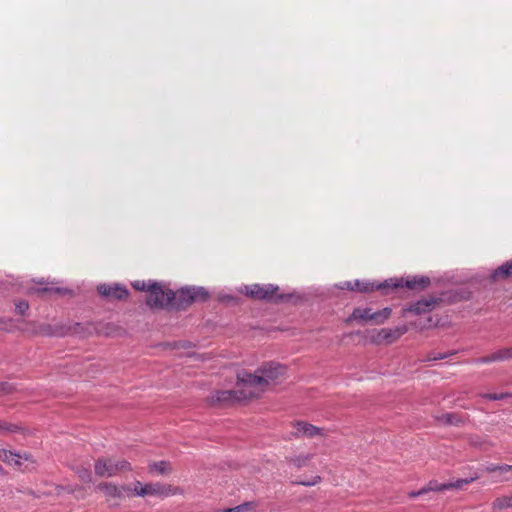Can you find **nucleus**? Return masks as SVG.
<instances>
[{
    "label": "nucleus",
    "instance_id": "obj_1",
    "mask_svg": "<svg viewBox=\"0 0 512 512\" xmlns=\"http://www.w3.org/2000/svg\"><path fill=\"white\" fill-rule=\"evenodd\" d=\"M286 367L277 363H266L256 370L254 374L241 371L243 385L249 388V396L259 398L266 390L276 385L284 378Z\"/></svg>",
    "mask_w": 512,
    "mask_h": 512
},
{
    "label": "nucleus",
    "instance_id": "obj_2",
    "mask_svg": "<svg viewBox=\"0 0 512 512\" xmlns=\"http://www.w3.org/2000/svg\"><path fill=\"white\" fill-rule=\"evenodd\" d=\"M241 379V371L237 374V383L234 390H217L208 397V403L212 406H226L236 402L254 399L249 396V388L243 385Z\"/></svg>",
    "mask_w": 512,
    "mask_h": 512
},
{
    "label": "nucleus",
    "instance_id": "obj_3",
    "mask_svg": "<svg viewBox=\"0 0 512 512\" xmlns=\"http://www.w3.org/2000/svg\"><path fill=\"white\" fill-rule=\"evenodd\" d=\"M150 291L147 295L146 303L151 308H165L169 306L175 298V293L158 282H150Z\"/></svg>",
    "mask_w": 512,
    "mask_h": 512
},
{
    "label": "nucleus",
    "instance_id": "obj_4",
    "mask_svg": "<svg viewBox=\"0 0 512 512\" xmlns=\"http://www.w3.org/2000/svg\"><path fill=\"white\" fill-rule=\"evenodd\" d=\"M134 492L136 495L145 497V496H158L161 498H165L168 496L176 495L181 493V489L172 485H165L159 482L156 483H147L142 485L139 481L136 483L134 488Z\"/></svg>",
    "mask_w": 512,
    "mask_h": 512
},
{
    "label": "nucleus",
    "instance_id": "obj_5",
    "mask_svg": "<svg viewBox=\"0 0 512 512\" xmlns=\"http://www.w3.org/2000/svg\"><path fill=\"white\" fill-rule=\"evenodd\" d=\"M130 469V463L126 460L99 459L95 463V473L100 477H111Z\"/></svg>",
    "mask_w": 512,
    "mask_h": 512
},
{
    "label": "nucleus",
    "instance_id": "obj_6",
    "mask_svg": "<svg viewBox=\"0 0 512 512\" xmlns=\"http://www.w3.org/2000/svg\"><path fill=\"white\" fill-rule=\"evenodd\" d=\"M391 308L386 307L379 311H372L371 308H355L350 319L364 322H373L374 324H382L391 316Z\"/></svg>",
    "mask_w": 512,
    "mask_h": 512
},
{
    "label": "nucleus",
    "instance_id": "obj_7",
    "mask_svg": "<svg viewBox=\"0 0 512 512\" xmlns=\"http://www.w3.org/2000/svg\"><path fill=\"white\" fill-rule=\"evenodd\" d=\"M278 286L272 284H252L244 288V293L257 300H273L278 296Z\"/></svg>",
    "mask_w": 512,
    "mask_h": 512
},
{
    "label": "nucleus",
    "instance_id": "obj_8",
    "mask_svg": "<svg viewBox=\"0 0 512 512\" xmlns=\"http://www.w3.org/2000/svg\"><path fill=\"white\" fill-rule=\"evenodd\" d=\"M430 284V279L428 277L420 276V277H413V278H407L405 281L404 279H390L389 281H386L383 285V287H392V288H399V287H407L411 290H423Z\"/></svg>",
    "mask_w": 512,
    "mask_h": 512
},
{
    "label": "nucleus",
    "instance_id": "obj_9",
    "mask_svg": "<svg viewBox=\"0 0 512 512\" xmlns=\"http://www.w3.org/2000/svg\"><path fill=\"white\" fill-rule=\"evenodd\" d=\"M97 291L101 296L112 300H123L129 295L127 288L120 284H100Z\"/></svg>",
    "mask_w": 512,
    "mask_h": 512
},
{
    "label": "nucleus",
    "instance_id": "obj_10",
    "mask_svg": "<svg viewBox=\"0 0 512 512\" xmlns=\"http://www.w3.org/2000/svg\"><path fill=\"white\" fill-rule=\"evenodd\" d=\"M478 476L469 479H459L455 482L438 483L435 480L430 481L424 488L425 494L431 491H444L449 489H461L464 485L470 484L475 481Z\"/></svg>",
    "mask_w": 512,
    "mask_h": 512
},
{
    "label": "nucleus",
    "instance_id": "obj_11",
    "mask_svg": "<svg viewBox=\"0 0 512 512\" xmlns=\"http://www.w3.org/2000/svg\"><path fill=\"white\" fill-rule=\"evenodd\" d=\"M407 330L408 329L405 325L396 328H383L379 330L377 335L374 337V342L378 344L393 343L404 335Z\"/></svg>",
    "mask_w": 512,
    "mask_h": 512
},
{
    "label": "nucleus",
    "instance_id": "obj_12",
    "mask_svg": "<svg viewBox=\"0 0 512 512\" xmlns=\"http://www.w3.org/2000/svg\"><path fill=\"white\" fill-rule=\"evenodd\" d=\"M512 359V346L494 351L488 355L476 359L477 364H489L493 362H502Z\"/></svg>",
    "mask_w": 512,
    "mask_h": 512
},
{
    "label": "nucleus",
    "instance_id": "obj_13",
    "mask_svg": "<svg viewBox=\"0 0 512 512\" xmlns=\"http://www.w3.org/2000/svg\"><path fill=\"white\" fill-rule=\"evenodd\" d=\"M296 435H303L309 438L315 436H326L327 433L324 432L323 428L316 427L308 422L299 421L295 424Z\"/></svg>",
    "mask_w": 512,
    "mask_h": 512
},
{
    "label": "nucleus",
    "instance_id": "obj_14",
    "mask_svg": "<svg viewBox=\"0 0 512 512\" xmlns=\"http://www.w3.org/2000/svg\"><path fill=\"white\" fill-rule=\"evenodd\" d=\"M438 302L439 299L437 298H424L410 305V307L407 310L414 314L426 313L434 309Z\"/></svg>",
    "mask_w": 512,
    "mask_h": 512
},
{
    "label": "nucleus",
    "instance_id": "obj_15",
    "mask_svg": "<svg viewBox=\"0 0 512 512\" xmlns=\"http://www.w3.org/2000/svg\"><path fill=\"white\" fill-rule=\"evenodd\" d=\"M96 489L102 492L108 500L121 499L123 497L124 488H120L112 483L102 482L98 484Z\"/></svg>",
    "mask_w": 512,
    "mask_h": 512
},
{
    "label": "nucleus",
    "instance_id": "obj_16",
    "mask_svg": "<svg viewBox=\"0 0 512 512\" xmlns=\"http://www.w3.org/2000/svg\"><path fill=\"white\" fill-rule=\"evenodd\" d=\"M181 294L187 299V304H191L200 299L205 300L208 297V293L202 288L183 290Z\"/></svg>",
    "mask_w": 512,
    "mask_h": 512
},
{
    "label": "nucleus",
    "instance_id": "obj_17",
    "mask_svg": "<svg viewBox=\"0 0 512 512\" xmlns=\"http://www.w3.org/2000/svg\"><path fill=\"white\" fill-rule=\"evenodd\" d=\"M22 458L27 459L26 454L21 455V454L14 453L12 451H9V450H6V449L0 447V460H2L3 462L8 463V464L14 463L17 466H20L21 463H20L19 459H22Z\"/></svg>",
    "mask_w": 512,
    "mask_h": 512
},
{
    "label": "nucleus",
    "instance_id": "obj_18",
    "mask_svg": "<svg viewBox=\"0 0 512 512\" xmlns=\"http://www.w3.org/2000/svg\"><path fill=\"white\" fill-rule=\"evenodd\" d=\"M512 277V260L498 267L492 274L494 280Z\"/></svg>",
    "mask_w": 512,
    "mask_h": 512
},
{
    "label": "nucleus",
    "instance_id": "obj_19",
    "mask_svg": "<svg viewBox=\"0 0 512 512\" xmlns=\"http://www.w3.org/2000/svg\"><path fill=\"white\" fill-rule=\"evenodd\" d=\"M149 471L151 473H157L160 475H167L171 473L172 468L169 462L167 461H159L153 462L149 465Z\"/></svg>",
    "mask_w": 512,
    "mask_h": 512
},
{
    "label": "nucleus",
    "instance_id": "obj_20",
    "mask_svg": "<svg viewBox=\"0 0 512 512\" xmlns=\"http://www.w3.org/2000/svg\"><path fill=\"white\" fill-rule=\"evenodd\" d=\"M492 508L494 510L512 508V494L497 497L492 503Z\"/></svg>",
    "mask_w": 512,
    "mask_h": 512
},
{
    "label": "nucleus",
    "instance_id": "obj_21",
    "mask_svg": "<svg viewBox=\"0 0 512 512\" xmlns=\"http://www.w3.org/2000/svg\"><path fill=\"white\" fill-rule=\"evenodd\" d=\"M312 458V454L303 453L291 458L290 463L296 468H302L307 466L309 462L312 460Z\"/></svg>",
    "mask_w": 512,
    "mask_h": 512
},
{
    "label": "nucleus",
    "instance_id": "obj_22",
    "mask_svg": "<svg viewBox=\"0 0 512 512\" xmlns=\"http://www.w3.org/2000/svg\"><path fill=\"white\" fill-rule=\"evenodd\" d=\"M438 421H440L444 424L455 425V426H459L464 422L460 416H458L457 414H453V413L443 414L442 416H440L438 418Z\"/></svg>",
    "mask_w": 512,
    "mask_h": 512
},
{
    "label": "nucleus",
    "instance_id": "obj_23",
    "mask_svg": "<svg viewBox=\"0 0 512 512\" xmlns=\"http://www.w3.org/2000/svg\"><path fill=\"white\" fill-rule=\"evenodd\" d=\"M383 285L384 284H381V285L377 286L376 289L384 288ZM374 289H375V287H374L373 284L365 283V282H362L360 280H354L353 281V291L369 292V291H373Z\"/></svg>",
    "mask_w": 512,
    "mask_h": 512
},
{
    "label": "nucleus",
    "instance_id": "obj_24",
    "mask_svg": "<svg viewBox=\"0 0 512 512\" xmlns=\"http://www.w3.org/2000/svg\"><path fill=\"white\" fill-rule=\"evenodd\" d=\"M497 480L496 481H510L512 480V465H500L499 472L496 474Z\"/></svg>",
    "mask_w": 512,
    "mask_h": 512
},
{
    "label": "nucleus",
    "instance_id": "obj_25",
    "mask_svg": "<svg viewBox=\"0 0 512 512\" xmlns=\"http://www.w3.org/2000/svg\"><path fill=\"white\" fill-rule=\"evenodd\" d=\"M255 507V504L252 502H246L241 505L235 506L233 508H226L220 510L219 512H247L252 510Z\"/></svg>",
    "mask_w": 512,
    "mask_h": 512
},
{
    "label": "nucleus",
    "instance_id": "obj_26",
    "mask_svg": "<svg viewBox=\"0 0 512 512\" xmlns=\"http://www.w3.org/2000/svg\"><path fill=\"white\" fill-rule=\"evenodd\" d=\"M150 282H152L151 280H149L148 282L144 281V280H136L132 283V286L135 290H138V291H146L147 293H149L151 287H150Z\"/></svg>",
    "mask_w": 512,
    "mask_h": 512
},
{
    "label": "nucleus",
    "instance_id": "obj_27",
    "mask_svg": "<svg viewBox=\"0 0 512 512\" xmlns=\"http://www.w3.org/2000/svg\"><path fill=\"white\" fill-rule=\"evenodd\" d=\"M484 398L489 400H502L508 397H512V392H505V393H486L482 395Z\"/></svg>",
    "mask_w": 512,
    "mask_h": 512
},
{
    "label": "nucleus",
    "instance_id": "obj_28",
    "mask_svg": "<svg viewBox=\"0 0 512 512\" xmlns=\"http://www.w3.org/2000/svg\"><path fill=\"white\" fill-rule=\"evenodd\" d=\"M17 430L18 427L16 425L0 422V434L16 432Z\"/></svg>",
    "mask_w": 512,
    "mask_h": 512
},
{
    "label": "nucleus",
    "instance_id": "obj_29",
    "mask_svg": "<svg viewBox=\"0 0 512 512\" xmlns=\"http://www.w3.org/2000/svg\"><path fill=\"white\" fill-rule=\"evenodd\" d=\"M78 476L81 481L83 482H90L91 481V473L87 469H81L78 471Z\"/></svg>",
    "mask_w": 512,
    "mask_h": 512
},
{
    "label": "nucleus",
    "instance_id": "obj_30",
    "mask_svg": "<svg viewBox=\"0 0 512 512\" xmlns=\"http://www.w3.org/2000/svg\"><path fill=\"white\" fill-rule=\"evenodd\" d=\"M29 308V305L26 301H19L15 304L16 312L19 314H24Z\"/></svg>",
    "mask_w": 512,
    "mask_h": 512
},
{
    "label": "nucleus",
    "instance_id": "obj_31",
    "mask_svg": "<svg viewBox=\"0 0 512 512\" xmlns=\"http://www.w3.org/2000/svg\"><path fill=\"white\" fill-rule=\"evenodd\" d=\"M12 320L11 319H2L0 318V330L2 331H11L12 330Z\"/></svg>",
    "mask_w": 512,
    "mask_h": 512
},
{
    "label": "nucleus",
    "instance_id": "obj_32",
    "mask_svg": "<svg viewBox=\"0 0 512 512\" xmlns=\"http://www.w3.org/2000/svg\"><path fill=\"white\" fill-rule=\"evenodd\" d=\"M321 480H322L321 477L316 475L311 480H309V481H301V482H299V484L303 485V486H306V487H310V486H314V485L320 483Z\"/></svg>",
    "mask_w": 512,
    "mask_h": 512
},
{
    "label": "nucleus",
    "instance_id": "obj_33",
    "mask_svg": "<svg viewBox=\"0 0 512 512\" xmlns=\"http://www.w3.org/2000/svg\"><path fill=\"white\" fill-rule=\"evenodd\" d=\"M337 287L342 290H351L353 291V281H343L340 282Z\"/></svg>",
    "mask_w": 512,
    "mask_h": 512
},
{
    "label": "nucleus",
    "instance_id": "obj_34",
    "mask_svg": "<svg viewBox=\"0 0 512 512\" xmlns=\"http://www.w3.org/2000/svg\"><path fill=\"white\" fill-rule=\"evenodd\" d=\"M499 469H500V465H495V464H491V465H488L485 470L488 472V473H493V474H497V472H499Z\"/></svg>",
    "mask_w": 512,
    "mask_h": 512
},
{
    "label": "nucleus",
    "instance_id": "obj_35",
    "mask_svg": "<svg viewBox=\"0 0 512 512\" xmlns=\"http://www.w3.org/2000/svg\"><path fill=\"white\" fill-rule=\"evenodd\" d=\"M425 494V491H424V488H421L420 490L418 491H412V492H409L408 493V496L410 498H415V497H418L420 495H424Z\"/></svg>",
    "mask_w": 512,
    "mask_h": 512
},
{
    "label": "nucleus",
    "instance_id": "obj_36",
    "mask_svg": "<svg viewBox=\"0 0 512 512\" xmlns=\"http://www.w3.org/2000/svg\"><path fill=\"white\" fill-rule=\"evenodd\" d=\"M41 333H42V334H51L50 332H48V329H42V330H41Z\"/></svg>",
    "mask_w": 512,
    "mask_h": 512
},
{
    "label": "nucleus",
    "instance_id": "obj_37",
    "mask_svg": "<svg viewBox=\"0 0 512 512\" xmlns=\"http://www.w3.org/2000/svg\"><path fill=\"white\" fill-rule=\"evenodd\" d=\"M4 473V469L3 467L0 465V475H2Z\"/></svg>",
    "mask_w": 512,
    "mask_h": 512
}]
</instances>
